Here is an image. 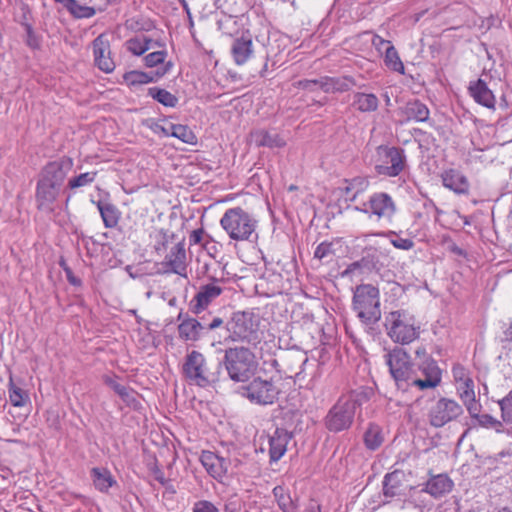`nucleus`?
Here are the masks:
<instances>
[{
  "label": "nucleus",
  "mask_w": 512,
  "mask_h": 512,
  "mask_svg": "<svg viewBox=\"0 0 512 512\" xmlns=\"http://www.w3.org/2000/svg\"><path fill=\"white\" fill-rule=\"evenodd\" d=\"M374 395V390L371 387L361 386L356 390H353L344 401L347 404H353V410L356 412L363 403L368 402Z\"/></svg>",
  "instance_id": "obj_38"
},
{
  "label": "nucleus",
  "mask_w": 512,
  "mask_h": 512,
  "mask_svg": "<svg viewBox=\"0 0 512 512\" xmlns=\"http://www.w3.org/2000/svg\"><path fill=\"white\" fill-rule=\"evenodd\" d=\"M91 477L94 486L101 492H107L110 487L116 484L111 472L107 468L94 467L91 469Z\"/></svg>",
  "instance_id": "obj_31"
},
{
  "label": "nucleus",
  "mask_w": 512,
  "mask_h": 512,
  "mask_svg": "<svg viewBox=\"0 0 512 512\" xmlns=\"http://www.w3.org/2000/svg\"><path fill=\"white\" fill-rule=\"evenodd\" d=\"M239 394L257 405H272L279 397L280 390L272 380L255 377L248 384L239 387Z\"/></svg>",
  "instance_id": "obj_9"
},
{
  "label": "nucleus",
  "mask_w": 512,
  "mask_h": 512,
  "mask_svg": "<svg viewBox=\"0 0 512 512\" xmlns=\"http://www.w3.org/2000/svg\"><path fill=\"white\" fill-rule=\"evenodd\" d=\"M166 56H167L166 50L155 51V52L149 53L148 55H146L144 57V63L147 67H155V66H158L159 64L165 65L167 63V62H165Z\"/></svg>",
  "instance_id": "obj_53"
},
{
  "label": "nucleus",
  "mask_w": 512,
  "mask_h": 512,
  "mask_svg": "<svg viewBox=\"0 0 512 512\" xmlns=\"http://www.w3.org/2000/svg\"><path fill=\"white\" fill-rule=\"evenodd\" d=\"M203 327L195 318L185 315V319L178 325L179 338L184 341L197 342L206 337Z\"/></svg>",
  "instance_id": "obj_22"
},
{
  "label": "nucleus",
  "mask_w": 512,
  "mask_h": 512,
  "mask_svg": "<svg viewBox=\"0 0 512 512\" xmlns=\"http://www.w3.org/2000/svg\"><path fill=\"white\" fill-rule=\"evenodd\" d=\"M380 43H386L387 48L384 55V63L385 66L395 72H398L400 74H404V65L399 57V54L396 50V48L391 44L390 41H385L381 38H379Z\"/></svg>",
  "instance_id": "obj_34"
},
{
  "label": "nucleus",
  "mask_w": 512,
  "mask_h": 512,
  "mask_svg": "<svg viewBox=\"0 0 512 512\" xmlns=\"http://www.w3.org/2000/svg\"><path fill=\"white\" fill-rule=\"evenodd\" d=\"M73 159L61 156L46 163L39 172L35 199L37 208L53 211V204L58 199L67 174L73 168Z\"/></svg>",
  "instance_id": "obj_2"
},
{
  "label": "nucleus",
  "mask_w": 512,
  "mask_h": 512,
  "mask_svg": "<svg viewBox=\"0 0 512 512\" xmlns=\"http://www.w3.org/2000/svg\"><path fill=\"white\" fill-rule=\"evenodd\" d=\"M460 399L463 403L473 401L475 397L474 382L470 377H465L462 386L459 388Z\"/></svg>",
  "instance_id": "obj_50"
},
{
  "label": "nucleus",
  "mask_w": 512,
  "mask_h": 512,
  "mask_svg": "<svg viewBox=\"0 0 512 512\" xmlns=\"http://www.w3.org/2000/svg\"><path fill=\"white\" fill-rule=\"evenodd\" d=\"M231 55L237 65H243L250 59L253 55V41L249 31L243 32L239 37L234 38Z\"/></svg>",
  "instance_id": "obj_17"
},
{
  "label": "nucleus",
  "mask_w": 512,
  "mask_h": 512,
  "mask_svg": "<svg viewBox=\"0 0 512 512\" xmlns=\"http://www.w3.org/2000/svg\"><path fill=\"white\" fill-rule=\"evenodd\" d=\"M174 238V233H170L169 230L160 229L156 236V244L154 246L155 251L158 254L164 253L167 249L169 242Z\"/></svg>",
  "instance_id": "obj_45"
},
{
  "label": "nucleus",
  "mask_w": 512,
  "mask_h": 512,
  "mask_svg": "<svg viewBox=\"0 0 512 512\" xmlns=\"http://www.w3.org/2000/svg\"><path fill=\"white\" fill-rule=\"evenodd\" d=\"M254 137L258 146L282 148L286 145V141L276 132L259 130L254 133Z\"/></svg>",
  "instance_id": "obj_32"
},
{
  "label": "nucleus",
  "mask_w": 512,
  "mask_h": 512,
  "mask_svg": "<svg viewBox=\"0 0 512 512\" xmlns=\"http://www.w3.org/2000/svg\"><path fill=\"white\" fill-rule=\"evenodd\" d=\"M353 310L361 323L373 333L374 325L381 319L379 289L372 284H360L354 289Z\"/></svg>",
  "instance_id": "obj_5"
},
{
  "label": "nucleus",
  "mask_w": 512,
  "mask_h": 512,
  "mask_svg": "<svg viewBox=\"0 0 512 512\" xmlns=\"http://www.w3.org/2000/svg\"><path fill=\"white\" fill-rule=\"evenodd\" d=\"M273 496L282 512H297V504L286 492L284 487L276 486L273 488Z\"/></svg>",
  "instance_id": "obj_37"
},
{
  "label": "nucleus",
  "mask_w": 512,
  "mask_h": 512,
  "mask_svg": "<svg viewBox=\"0 0 512 512\" xmlns=\"http://www.w3.org/2000/svg\"><path fill=\"white\" fill-rule=\"evenodd\" d=\"M362 267L364 270L371 271L378 268L379 257L377 250L373 247L366 248L364 255L361 257Z\"/></svg>",
  "instance_id": "obj_44"
},
{
  "label": "nucleus",
  "mask_w": 512,
  "mask_h": 512,
  "mask_svg": "<svg viewBox=\"0 0 512 512\" xmlns=\"http://www.w3.org/2000/svg\"><path fill=\"white\" fill-rule=\"evenodd\" d=\"M220 224L233 240L250 241L253 235L257 239V234L255 233L256 220L241 207L226 210L220 220Z\"/></svg>",
  "instance_id": "obj_8"
},
{
  "label": "nucleus",
  "mask_w": 512,
  "mask_h": 512,
  "mask_svg": "<svg viewBox=\"0 0 512 512\" xmlns=\"http://www.w3.org/2000/svg\"><path fill=\"white\" fill-rule=\"evenodd\" d=\"M61 4L74 18H91L96 14L94 7L81 5L77 0H54Z\"/></svg>",
  "instance_id": "obj_29"
},
{
  "label": "nucleus",
  "mask_w": 512,
  "mask_h": 512,
  "mask_svg": "<svg viewBox=\"0 0 512 512\" xmlns=\"http://www.w3.org/2000/svg\"><path fill=\"white\" fill-rule=\"evenodd\" d=\"M172 62L168 61L165 66L151 72L132 70L124 73L123 80L128 86H138L157 82L172 68Z\"/></svg>",
  "instance_id": "obj_15"
},
{
  "label": "nucleus",
  "mask_w": 512,
  "mask_h": 512,
  "mask_svg": "<svg viewBox=\"0 0 512 512\" xmlns=\"http://www.w3.org/2000/svg\"><path fill=\"white\" fill-rule=\"evenodd\" d=\"M453 487L454 483L447 474H438L428 479L422 491L438 499L450 493Z\"/></svg>",
  "instance_id": "obj_20"
},
{
  "label": "nucleus",
  "mask_w": 512,
  "mask_h": 512,
  "mask_svg": "<svg viewBox=\"0 0 512 512\" xmlns=\"http://www.w3.org/2000/svg\"><path fill=\"white\" fill-rule=\"evenodd\" d=\"M364 443L367 449L376 450L383 443V435L380 426L371 423L364 433Z\"/></svg>",
  "instance_id": "obj_39"
},
{
  "label": "nucleus",
  "mask_w": 512,
  "mask_h": 512,
  "mask_svg": "<svg viewBox=\"0 0 512 512\" xmlns=\"http://www.w3.org/2000/svg\"><path fill=\"white\" fill-rule=\"evenodd\" d=\"M444 187L452 190L456 194H466L469 191V182L467 178L456 169H449L441 174Z\"/></svg>",
  "instance_id": "obj_23"
},
{
  "label": "nucleus",
  "mask_w": 512,
  "mask_h": 512,
  "mask_svg": "<svg viewBox=\"0 0 512 512\" xmlns=\"http://www.w3.org/2000/svg\"><path fill=\"white\" fill-rule=\"evenodd\" d=\"M345 183L346 186L342 190L350 201H354L358 195L366 191L370 184L369 179L363 176L346 179Z\"/></svg>",
  "instance_id": "obj_33"
},
{
  "label": "nucleus",
  "mask_w": 512,
  "mask_h": 512,
  "mask_svg": "<svg viewBox=\"0 0 512 512\" xmlns=\"http://www.w3.org/2000/svg\"><path fill=\"white\" fill-rule=\"evenodd\" d=\"M387 335L402 345L409 344L419 337L420 325L406 310H395L385 316Z\"/></svg>",
  "instance_id": "obj_6"
},
{
  "label": "nucleus",
  "mask_w": 512,
  "mask_h": 512,
  "mask_svg": "<svg viewBox=\"0 0 512 512\" xmlns=\"http://www.w3.org/2000/svg\"><path fill=\"white\" fill-rule=\"evenodd\" d=\"M170 136L186 144L195 145L197 143L196 135L187 125L171 124Z\"/></svg>",
  "instance_id": "obj_40"
},
{
  "label": "nucleus",
  "mask_w": 512,
  "mask_h": 512,
  "mask_svg": "<svg viewBox=\"0 0 512 512\" xmlns=\"http://www.w3.org/2000/svg\"><path fill=\"white\" fill-rule=\"evenodd\" d=\"M192 512H220V509L209 500H198L193 504Z\"/></svg>",
  "instance_id": "obj_54"
},
{
  "label": "nucleus",
  "mask_w": 512,
  "mask_h": 512,
  "mask_svg": "<svg viewBox=\"0 0 512 512\" xmlns=\"http://www.w3.org/2000/svg\"><path fill=\"white\" fill-rule=\"evenodd\" d=\"M377 154L382 162L375 166L378 175L396 177L407 166L405 151L400 147L380 145L377 147Z\"/></svg>",
  "instance_id": "obj_10"
},
{
  "label": "nucleus",
  "mask_w": 512,
  "mask_h": 512,
  "mask_svg": "<svg viewBox=\"0 0 512 512\" xmlns=\"http://www.w3.org/2000/svg\"><path fill=\"white\" fill-rule=\"evenodd\" d=\"M476 420L481 427L492 428L497 433L503 432L504 427L502 422L490 414H481Z\"/></svg>",
  "instance_id": "obj_47"
},
{
  "label": "nucleus",
  "mask_w": 512,
  "mask_h": 512,
  "mask_svg": "<svg viewBox=\"0 0 512 512\" xmlns=\"http://www.w3.org/2000/svg\"><path fill=\"white\" fill-rule=\"evenodd\" d=\"M98 208L104 226L106 228H115L120 220L121 213L118 208L108 201H92Z\"/></svg>",
  "instance_id": "obj_28"
},
{
  "label": "nucleus",
  "mask_w": 512,
  "mask_h": 512,
  "mask_svg": "<svg viewBox=\"0 0 512 512\" xmlns=\"http://www.w3.org/2000/svg\"><path fill=\"white\" fill-rule=\"evenodd\" d=\"M367 205H369L370 218L376 216L378 220L385 218L391 221L396 213L395 202L385 192H377L371 195Z\"/></svg>",
  "instance_id": "obj_13"
},
{
  "label": "nucleus",
  "mask_w": 512,
  "mask_h": 512,
  "mask_svg": "<svg viewBox=\"0 0 512 512\" xmlns=\"http://www.w3.org/2000/svg\"><path fill=\"white\" fill-rule=\"evenodd\" d=\"M222 287L215 284L202 285L189 303V310L196 316L205 312L207 307L222 293Z\"/></svg>",
  "instance_id": "obj_14"
},
{
  "label": "nucleus",
  "mask_w": 512,
  "mask_h": 512,
  "mask_svg": "<svg viewBox=\"0 0 512 512\" xmlns=\"http://www.w3.org/2000/svg\"><path fill=\"white\" fill-rule=\"evenodd\" d=\"M463 404L465 405L471 418L477 419L481 415V404L476 401V398H473V401H467Z\"/></svg>",
  "instance_id": "obj_57"
},
{
  "label": "nucleus",
  "mask_w": 512,
  "mask_h": 512,
  "mask_svg": "<svg viewBox=\"0 0 512 512\" xmlns=\"http://www.w3.org/2000/svg\"><path fill=\"white\" fill-rule=\"evenodd\" d=\"M195 319L203 327L202 331L204 332L206 337L209 335L210 332H213L217 329H223L224 327V320L220 316L214 315L211 312H203L199 314V316H196Z\"/></svg>",
  "instance_id": "obj_36"
},
{
  "label": "nucleus",
  "mask_w": 512,
  "mask_h": 512,
  "mask_svg": "<svg viewBox=\"0 0 512 512\" xmlns=\"http://www.w3.org/2000/svg\"><path fill=\"white\" fill-rule=\"evenodd\" d=\"M143 125L150 128L156 134H162L163 136H170L171 124L169 127L162 126L152 119H146L143 121Z\"/></svg>",
  "instance_id": "obj_55"
},
{
  "label": "nucleus",
  "mask_w": 512,
  "mask_h": 512,
  "mask_svg": "<svg viewBox=\"0 0 512 512\" xmlns=\"http://www.w3.org/2000/svg\"><path fill=\"white\" fill-rule=\"evenodd\" d=\"M501 409L502 420L512 424V390L501 400L498 401Z\"/></svg>",
  "instance_id": "obj_48"
},
{
  "label": "nucleus",
  "mask_w": 512,
  "mask_h": 512,
  "mask_svg": "<svg viewBox=\"0 0 512 512\" xmlns=\"http://www.w3.org/2000/svg\"><path fill=\"white\" fill-rule=\"evenodd\" d=\"M405 474L402 470H394L387 473L383 480V495L393 498L402 494Z\"/></svg>",
  "instance_id": "obj_26"
},
{
  "label": "nucleus",
  "mask_w": 512,
  "mask_h": 512,
  "mask_svg": "<svg viewBox=\"0 0 512 512\" xmlns=\"http://www.w3.org/2000/svg\"><path fill=\"white\" fill-rule=\"evenodd\" d=\"M104 383L109 386L117 395H119V397L123 402L126 403L127 406L133 408L134 410H138L141 407V404L136 397V392L133 389L118 383L115 379L109 376H105Z\"/></svg>",
  "instance_id": "obj_25"
},
{
  "label": "nucleus",
  "mask_w": 512,
  "mask_h": 512,
  "mask_svg": "<svg viewBox=\"0 0 512 512\" xmlns=\"http://www.w3.org/2000/svg\"><path fill=\"white\" fill-rule=\"evenodd\" d=\"M464 414L463 407L454 399L441 397L429 409L428 422L434 428L457 421Z\"/></svg>",
  "instance_id": "obj_11"
},
{
  "label": "nucleus",
  "mask_w": 512,
  "mask_h": 512,
  "mask_svg": "<svg viewBox=\"0 0 512 512\" xmlns=\"http://www.w3.org/2000/svg\"><path fill=\"white\" fill-rule=\"evenodd\" d=\"M166 265L170 267V271L177 275L186 277V252L183 241L178 242L166 256Z\"/></svg>",
  "instance_id": "obj_24"
},
{
  "label": "nucleus",
  "mask_w": 512,
  "mask_h": 512,
  "mask_svg": "<svg viewBox=\"0 0 512 512\" xmlns=\"http://www.w3.org/2000/svg\"><path fill=\"white\" fill-rule=\"evenodd\" d=\"M352 105L360 112H374L379 107V100L373 93L356 92L353 95Z\"/></svg>",
  "instance_id": "obj_30"
},
{
  "label": "nucleus",
  "mask_w": 512,
  "mask_h": 512,
  "mask_svg": "<svg viewBox=\"0 0 512 512\" xmlns=\"http://www.w3.org/2000/svg\"><path fill=\"white\" fill-rule=\"evenodd\" d=\"M200 461L214 479H221L228 471L229 462L214 452L202 451Z\"/></svg>",
  "instance_id": "obj_19"
},
{
  "label": "nucleus",
  "mask_w": 512,
  "mask_h": 512,
  "mask_svg": "<svg viewBox=\"0 0 512 512\" xmlns=\"http://www.w3.org/2000/svg\"><path fill=\"white\" fill-rule=\"evenodd\" d=\"M319 89L325 93H335L332 77L324 76L319 78Z\"/></svg>",
  "instance_id": "obj_60"
},
{
  "label": "nucleus",
  "mask_w": 512,
  "mask_h": 512,
  "mask_svg": "<svg viewBox=\"0 0 512 512\" xmlns=\"http://www.w3.org/2000/svg\"><path fill=\"white\" fill-rule=\"evenodd\" d=\"M182 371L190 383L207 387L220 380L221 363L219 359H206L199 351L192 350L185 357Z\"/></svg>",
  "instance_id": "obj_3"
},
{
  "label": "nucleus",
  "mask_w": 512,
  "mask_h": 512,
  "mask_svg": "<svg viewBox=\"0 0 512 512\" xmlns=\"http://www.w3.org/2000/svg\"><path fill=\"white\" fill-rule=\"evenodd\" d=\"M468 89L475 102L489 109H494L495 96L483 79L471 82Z\"/></svg>",
  "instance_id": "obj_21"
},
{
  "label": "nucleus",
  "mask_w": 512,
  "mask_h": 512,
  "mask_svg": "<svg viewBox=\"0 0 512 512\" xmlns=\"http://www.w3.org/2000/svg\"><path fill=\"white\" fill-rule=\"evenodd\" d=\"M151 471L154 475L155 480H157L161 485L165 486L168 480L164 477L163 471L158 467L156 463H154Z\"/></svg>",
  "instance_id": "obj_61"
},
{
  "label": "nucleus",
  "mask_w": 512,
  "mask_h": 512,
  "mask_svg": "<svg viewBox=\"0 0 512 512\" xmlns=\"http://www.w3.org/2000/svg\"><path fill=\"white\" fill-rule=\"evenodd\" d=\"M97 176V171L81 173L75 177L69 179L67 188L70 190H76L78 188L92 184Z\"/></svg>",
  "instance_id": "obj_43"
},
{
  "label": "nucleus",
  "mask_w": 512,
  "mask_h": 512,
  "mask_svg": "<svg viewBox=\"0 0 512 512\" xmlns=\"http://www.w3.org/2000/svg\"><path fill=\"white\" fill-rule=\"evenodd\" d=\"M93 54L95 65L105 73H111L115 68V63L110 57V45L109 42L101 34L96 37L93 42Z\"/></svg>",
  "instance_id": "obj_16"
},
{
  "label": "nucleus",
  "mask_w": 512,
  "mask_h": 512,
  "mask_svg": "<svg viewBox=\"0 0 512 512\" xmlns=\"http://www.w3.org/2000/svg\"><path fill=\"white\" fill-rule=\"evenodd\" d=\"M284 361L289 371L294 372L295 376H298L303 372V366L308 361V358L304 353L297 351L295 353L288 354Z\"/></svg>",
  "instance_id": "obj_41"
},
{
  "label": "nucleus",
  "mask_w": 512,
  "mask_h": 512,
  "mask_svg": "<svg viewBox=\"0 0 512 512\" xmlns=\"http://www.w3.org/2000/svg\"><path fill=\"white\" fill-rule=\"evenodd\" d=\"M335 252L333 249L332 243L322 242L320 243L314 252V257L319 259L320 261L330 262Z\"/></svg>",
  "instance_id": "obj_46"
},
{
  "label": "nucleus",
  "mask_w": 512,
  "mask_h": 512,
  "mask_svg": "<svg viewBox=\"0 0 512 512\" xmlns=\"http://www.w3.org/2000/svg\"><path fill=\"white\" fill-rule=\"evenodd\" d=\"M360 269H363V270H364V267H362V262H361V260L354 261V262H352L351 264H349V265L347 266V268L342 272V276H343V277L348 276V275H350L351 273H353L355 270H360Z\"/></svg>",
  "instance_id": "obj_63"
},
{
  "label": "nucleus",
  "mask_w": 512,
  "mask_h": 512,
  "mask_svg": "<svg viewBox=\"0 0 512 512\" xmlns=\"http://www.w3.org/2000/svg\"><path fill=\"white\" fill-rule=\"evenodd\" d=\"M402 113L406 117V121H416V122H429L430 121V111L428 107L422 103L420 100H413L406 103L404 108L402 109Z\"/></svg>",
  "instance_id": "obj_27"
},
{
  "label": "nucleus",
  "mask_w": 512,
  "mask_h": 512,
  "mask_svg": "<svg viewBox=\"0 0 512 512\" xmlns=\"http://www.w3.org/2000/svg\"><path fill=\"white\" fill-rule=\"evenodd\" d=\"M8 393L10 403L15 407L24 406L29 399L28 394L23 389L15 385L12 376H10Z\"/></svg>",
  "instance_id": "obj_42"
},
{
  "label": "nucleus",
  "mask_w": 512,
  "mask_h": 512,
  "mask_svg": "<svg viewBox=\"0 0 512 512\" xmlns=\"http://www.w3.org/2000/svg\"><path fill=\"white\" fill-rule=\"evenodd\" d=\"M385 362L398 389L406 391L409 387L419 390L433 389L442 379V371L437 361L425 347L415 350L414 361L402 347H395L385 355Z\"/></svg>",
  "instance_id": "obj_1"
},
{
  "label": "nucleus",
  "mask_w": 512,
  "mask_h": 512,
  "mask_svg": "<svg viewBox=\"0 0 512 512\" xmlns=\"http://www.w3.org/2000/svg\"><path fill=\"white\" fill-rule=\"evenodd\" d=\"M391 244L401 250H411L414 247V242L411 239L408 238H397V239H391Z\"/></svg>",
  "instance_id": "obj_58"
},
{
  "label": "nucleus",
  "mask_w": 512,
  "mask_h": 512,
  "mask_svg": "<svg viewBox=\"0 0 512 512\" xmlns=\"http://www.w3.org/2000/svg\"><path fill=\"white\" fill-rule=\"evenodd\" d=\"M223 512H241V503L236 496H231L224 501Z\"/></svg>",
  "instance_id": "obj_56"
},
{
  "label": "nucleus",
  "mask_w": 512,
  "mask_h": 512,
  "mask_svg": "<svg viewBox=\"0 0 512 512\" xmlns=\"http://www.w3.org/2000/svg\"><path fill=\"white\" fill-rule=\"evenodd\" d=\"M203 234H204L203 228L193 230L189 237L190 244L191 245L200 244L203 239Z\"/></svg>",
  "instance_id": "obj_62"
},
{
  "label": "nucleus",
  "mask_w": 512,
  "mask_h": 512,
  "mask_svg": "<svg viewBox=\"0 0 512 512\" xmlns=\"http://www.w3.org/2000/svg\"><path fill=\"white\" fill-rule=\"evenodd\" d=\"M127 50L135 56H141L150 49V46L143 44L138 37L131 38L126 42Z\"/></svg>",
  "instance_id": "obj_51"
},
{
  "label": "nucleus",
  "mask_w": 512,
  "mask_h": 512,
  "mask_svg": "<svg viewBox=\"0 0 512 512\" xmlns=\"http://www.w3.org/2000/svg\"><path fill=\"white\" fill-rule=\"evenodd\" d=\"M64 271L66 272L67 280L71 285H73V286L81 285V283H82L81 280L73 274L72 270L69 267H65Z\"/></svg>",
  "instance_id": "obj_64"
},
{
  "label": "nucleus",
  "mask_w": 512,
  "mask_h": 512,
  "mask_svg": "<svg viewBox=\"0 0 512 512\" xmlns=\"http://www.w3.org/2000/svg\"><path fill=\"white\" fill-rule=\"evenodd\" d=\"M332 83L335 92L349 91L353 86L356 85L355 80L349 76L332 77Z\"/></svg>",
  "instance_id": "obj_52"
},
{
  "label": "nucleus",
  "mask_w": 512,
  "mask_h": 512,
  "mask_svg": "<svg viewBox=\"0 0 512 512\" xmlns=\"http://www.w3.org/2000/svg\"><path fill=\"white\" fill-rule=\"evenodd\" d=\"M225 339L247 342L256 345L259 342L258 323L254 320L253 313L237 311L225 322Z\"/></svg>",
  "instance_id": "obj_7"
},
{
  "label": "nucleus",
  "mask_w": 512,
  "mask_h": 512,
  "mask_svg": "<svg viewBox=\"0 0 512 512\" xmlns=\"http://www.w3.org/2000/svg\"><path fill=\"white\" fill-rule=\"evenodd\" d=\"M297 86L308 91L319 89V79H302L297 82Z\"/></svg>",
  "instance_id": "obj_59"
},
{
  "label": "nucleus",
  "mask_w": 512,
  "mask_h": 512,
  "mask_svg": "<svg viewBox=\"0 0 512 512\" xmlns=\"http://www.w3.org/2000/svg\"><path fill=\"white\" fill-rule=\"evenodd\" d=\"M22 26L25 29L26 37H25V43L28 47H30L33 50L40 49L41 47V39L40 37L35 33L33 27L29 23H22Z\"/></svg>",
  "instance_id": "obj_49"
},
{
  "label": "nucleus",
  "mask_w": 512,
  "mask_h": 512,
  "mask_svg": "<svg viewBox=\"0 0 512 512\" xmlns=\"http://www.w3.org/2000/svg\"><path fill=\"white\" fill-rule=\"evenodd\" d=\"M147 95L165 107L174 108L178 105L179 99L176 95L160 87L148 88Z\"/></svg>",
  "instance_id": "obj_35"
},
{
  "label": "nucleus",
  "mask_w": 512,
  "mask_h": 512,
  "mask_svg": "<svg viewBox=\"0 0 512 512\" xmlns=\"http://www.w3.org/2000/svg\"><path fill=\"white\" fill-rule=\"evenodd\" d=\"M291 432L284 428H276L269 437V457L271 462H277L287 451V445L292 439Z\"/></svg>",
  "instance_id": "obj_18"
},
{
  "label": "nucleus",
  "mask_w": 512,
  "mask_h": 512,
  "mask_svg": "<svg viewBox=\"0 0 512 512\" xmlns=\"http://www.w3.org/2000/svg\"><path fill=\"white\" fill-rule=\"evenodd\" d=\"M355 414L353 404H347L344 398H340L326 414L324 425L332 433L346 431L352 426Z\"/></svg>",
  "instance_id": "obj_12"
},
{
  "label": "nucleus",
  "mask_w": 512,
  "mask_h": 512,
  "mask_svg": "<svg viewBox=\"0 0 512 512\" xmlns=\"http://www.w3.org/2000/svg\"><path fill=\"white\" fill-rule=\"evenodd\" d=\"M221 368L224 367L229 379L234 382H247L257 371L258 362L255 354L246 347L236 346L224 350L221 360Z\"/></svg>",
  "instance_id": "obj_4"
}]
</instances>
